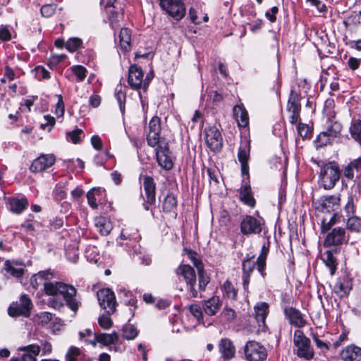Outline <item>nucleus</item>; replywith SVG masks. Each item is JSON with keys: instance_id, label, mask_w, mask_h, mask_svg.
<instances>
[{"instance_id": "obj_59", "label": "nucleus", "mask_w": 361, "mask_h": 361, "mask_svg": "<svg viewBox=\"0 0 361 361\" xmlns=\"http://www.w3.org/2000/svg\"><path fill=\"white\" fill-rule=\"evenodd\" d=\"M35 75L38 80L48 79L50 78L49 72L42 66L35 68Z\"/></svg>"}, {"instance_id": "obj_44", "label": "nucleus", "mask_w": 361, "mask_h": 361, "mask_svg": "<svg viewBox=\"0 0 361 361\" xmlns=\"http://www.w3.org/2000/svg\"><path fill=\"white\" fill-rule=\"evenodd\" d=\"M352 137L361 145V121L353 123L350 128Z\"/></svg>"}, {"instance_id": "obj_54", "label": "nucleus", "mask_w": 361, "mask_h": 361, "mask_svg": "<svg viewBox=\"0 0 361 361\" xmlns=\"http://www.w3.org/2000/svg\"><path fill=\"white\" fill-rule=\"evenodd\" d=\"M298 133L302 139H305L310 137L311 130L307 125L300 123L298 126Z\"/></svg>"}, {"instance_id": "obj_52", "label": "nucleus", "mask_w": 361, "mask_h": 361, "mask_svg": "<svg viewBox=\"0 0 361 361\" xmlns=\"http://www.w3.org/2000/svg\"><path fill=\"white\" fill-rule=\"evenodd\" d=\"M20 307L30 314V310L32 307V303L30 298L27 295H23L20 298Z\"/></svg>"}, {"instance_id": "obj_33", "label": "nucleus", "mask_w": 361, "mask_h": 361, "mask_svg": "<svg viewBox=\"0 0 361 361\" xmlns=\"http://www.w3.org/2000/svg\"><path fill=\"white\" fill-rule=\"evenodd\" d=\"M102 190L101 188H92L87 194V199L89 205L93 208H97V201L100 200L99 197L102 195Z\"/></svg>"}, {"instance_id": "obj_10", "label": "nucleus", "mask_w": 361, "mask_h": 361, "mask_svg": "<svg viewBox=\"0 0 361 361\" xmlns=\"http://www.w3.org/2000/svg\"><path fill=\"white\" fill-rule=\"evenodd\" d=\"M161 8L176 20L181 19L185 13L182 0H159Z\"/></svg>"}, {"instance_id": "obj_50", "label": "nucleus", "mask_w": 361, "mask_h": 361, "mask_svg": "<svg viewBox=\"0 0 361 361\" xmlns=\"http://www.w3.org/2000/svg\"><path fill=\"white\" fill-rule=\"evenodd\" d=\"M202 309L197 304H192L189 307L190 312L196 318L197 321L200 323L203 317Z\"/></svg>"}, {"instance_id": "obj_58", "label": "nucleus", "mask_w": 361, "mask_h": 361, "mask_svg": "<svg viewBox=\"0 0 361 361\" xmlns=\"http://www.w3.org/2000/svg\"><path fill=\"white\" fill-rule=\"evenodd\" d=\"M83 132L80 129H76L73 131L68 132L66 135L67 138L70 139L73 143L76 144L80 140L81 135Z\"/></svg>"}, {"instance_id": "obj_39", "label": "nucleus", "mask_w": 361, "mask_h": 361, "mask_svg": "<svg viewBox=\"0 0 361 361\" xmlns=\"http://www.w3.org/2000/svg\"><path fill=\"white\" fill-rule=\"evenodd\" d=\"M347 227L349 230L354 232L361 231V218L352 216H349L347 221Z\"/></svg>"}, {"instance_id": "obj_64", "label": "nucleus", "mask_w": 361, "mask_h": 361, "mask_svg": "<svg viewBox=\"0 0 361 361\" xmlns=\"http://www.w3.org/2000/svg\"><path fill=\"white\" fill-rule=\"evenodd\" d=\"M348 166H351L353 170L356 171V177H358L361 174V158L355 159L353 161L350 162Z\"/></svg>"}, {"instance_id": "obj_46", "label": "nucleus", "mask_w": 361, "mask_h": 361, "mask_svg": "<svg viewBox=\"0 0 361 361\" xmlns=\"http://www.w3.org/2000/svg\"><path fill=\"white\" fill-rule=\"evenodd\" d=\"M82 45V40L78 37L70 38L65 44L66 48L71 52L76 51Z\"/></svg>"}, {"instance_id": "obj_30", "label": "nucleus", "mask_w": 361, "mask_h": 361, "mask_svg": "<svg viewBox=\"0 0 361 361\" xmlns=\"http://www.w3.org/2000/svg\"><path fill=\"white\" fill-rule=\"evenodd\" d=\"M95 340L97 343L104 345H109L116 343L118 341V335L116 332L111 334H95Z\"/></svg>"}, {"instance_id": "obj_63", "label": "nucleus", "mask_w": 361, "mask_h": 361, "mask_svg": "<svg viewBox=\"0 0 361 361\" xmlns=\"http://www.w3.org/2000/svg\"><path fill=\"white\" fill-rule=\"evenodd\" d=\"M64 114V103L61 95H58V102L56 105L55 114L58 117H61Z\"/></svg>"}, {"instance_id": "obj_11", "label": "nucleus", "mask_w": 361, "mask_h": 361, "mask_svg": "<svg viewBox=\"0 0 361 361\" xmlns=\"http://www.w3.org/2000/svg\"><path fill=\"white\" fill-rule=\"evenodd\" d=\"M144 73L137 65H132L129 68L128 83L132 89L139 90L143 87L147 89L149 82L148 76L143 80Z\"/></svg>"}, {"instance_id": "obj_53", "label": "nucleus", "mask_w": 361, "mask_h": 361, "mask_svg": "<svg viewBox=\"0 0 361 361\" xmlns=\"http://www.w3.org/2000/svg\"><path fill=\"white\" fill-rule=\"evenodd\" d=\"M161 132H149L147 136V141L149 145L154 147L159 144Z\"/></svg>"}, {"instance_id": "obj_38", "label": "nucleus", "mask_w": 361, "mask_h": 361, "mask_svg": "<svg viewBox=\"0 0 361 361\" xmlns=\"http://www.w3.org/2000/svg\"><path fill=\"white\" fill-rule=\"evenodd\" d=\"M138 335V331L130 324H126L123 328V336L127 340H133Z\"/></svg>"}, {"instance_id": "obj_32", "label": "nucleus", "mask_w": 361, "mask_h": 361, "mask_svg": "<svg viewBox=\"0 0 361 361\" xmlns=\"http://www.w3.org/2000/svg\"><path fill=\"white\" fill-rule=\"evenodd\" d=\"M350 289L349 281L345 279H339L334 286L335 292L341 297L347 295Z\"/></svg>"}, {"instance_id": "obj_60", "label": "nucleus", "mask_w": 361, "mask_h": 361, "mask_svg": "<svg viewBox=\"0 0 361 361\" xmlns=\"http://www.w3.org/2000/svg\"><path fill=\"white\" fill-rule=\"evenodd\" d=\"M52 314L47 312H43L37 314V321L42 325L48 324L52 319Z\"/></svg>"}, {"instance_id": "obj_13", "label": "nucleus", "mask_w": 361, "mask_h": 361, "mask_svg": "<svg viewBox=\"0 0 361 361\" xmlns=\"http://www.w3.org/2000/svg\"><path fill=\"white\" fill-rule=\"evenodd\" d=\"M250 140L248 138L245 137L243 140H242L240 143L238 152V159L241 164L242 176H246L247 179L250 178L249 166L247 163L250 159Z\"/></svg>"}, {"instance_id": "obj_14", "label": "nucleus", "mask_w": 361, "mask_h": 361, "mask_svg": "<svg viewBox=\"0 0 361 361\" xmlns=\"http://www.w3.org/2000/svg\"><path fill=\"white\" fill-rule=\"evenodd\" d=\"M143 188L145 192L143 205L145 209L148 210L156 201V184L154 179L150 176H145L143 177Z\"/></svg>"}, {"instance_id": "obj_61", "label": "nucleus", "mask_w": 361, "mask_h": 361, "mask_svg": "<svg viewBox=\"0 0 361 361\" xmlns=\"http://www.w3.org/2000/svg\"><path fill=\"white\" fill-rule=\"evenodd\" d=\"M188 256L190 260L192 262L193 265L196 267L197 270L203 267L202 262L198 259L197 253L189 251Z\"/></svg>"}, {"instance_id": "obj_56", "label": "nucleus", "mask_w": 361, "mask_h": 361, "mask_svg": "<svg viewBox=\"0 0 361 361\" xmlns=\"http://www.w3.org/2000/svg\"><path fill=\"white\" fill-rule=\"evenodd\" d=\"M149 132H161V121L159 117L154 116L150 120Z\"/></svg>"}, {"instance_id": "obj_28", "label": "nucleus", "mask_w": 361, "mask_h": 361, "mask_svg": "<svg viewBox=\"0 0 361 361\" xmlns=\"http://www.w3.org/2000/svg\"><path fill=\"white\" fill-rule=\"evenodd\" d=\"M119 44L121 49L124 51H129L131 49V32L128 28H122L120 31Z\"/></svg>"}, {"instance_id": "obj_27", "label": "nucleus", "mask_w": 361, "mask_h": 361, "mask_svg": "<svg viewBox=\"0 0 361 361\" xmlns=\"http://www.w3.org/2000/svg\"><path fill=\"white\" fill-rule=\"evenodd\" d=\"M176 274L182 276L186 283L196 282V274L192 267L188 264H180L176 269Z\"/></svg>"}, {"instance_id": "obj_6", "label": "nucleus", "mask_w": 361, "mask_h": 361, "mask_svg": "<svg viewBox=\"0 0 361 361\" xmlns=\"http://www.w3.org/2000/svg\"><path fill=\"white\" fill-rule=\"evenodd\" d=\"M294 345L297 347V355L299 357L311 360L314 356V351L310 345V340L307 338L300 330L294 333Z\"/></svg>"}, {"instance_id": "obj_25", "label": "nucleus", "mask_w": 361, "mask_h": 361, "mask_svg": "<svg viewBox=\"0 0 361 361\" xmlns=\"http://www.w3.org/2000/svg\"><path fill=\"white\" fill-rule=\"evenodd\" d=\"M341 357L344 361H361V348L355 345L348 346L341 351Z\"/></svg>"}, {"instance_id": "obj_15", "label": "nucleus", "mask_w": 361, "mask_h": 361, "mask_svg": "<svg viewBox=\"0 0 361 361\" xmlns=\"http://www.w3.org/2000/svg\"><path fill=\"white\" fill-rule=\"evenodd\" d=\"M324 240V246L339 245L345 241V231L342 227H335L329 229Z\"/></svg>"}, {"instance_id": "obj_31", "label": "nucleus", "mask_w": 361, "mask_h": 361, "mask_svg": "<svg viewBox=\"0 0 361 361\" xmlns=\"http://www.w3.org/2000/svg\"><path fill=\"white\" fill-rule=\"evenodd\" d=\"M95 226L99 232L104 235H108L112 229V226L109 219L105 217H98L95 219Z\"/></svg>"}, {"instance_id": "obj_9", "label": "nucleus", "mask_w": 361, "mask_h": 361, "mask_svg": "<svg viewBox=\"0 0 361 361\" xmlns=\"http://www.w3.org/2000/svg\"><path fill=\"white\" fill-rule=\"evenodd\" d=\"M244 354L247 361H264L267 357L265 348L254 341L247 342L244 347Z\"/></svg>"}, {"instance_id": "obj_40", "label": "nucleus", "mask_w": 361, "mask_h": 361, "mask_svg": "<svg viewBox=\"0 0 361 361\" xmlns=\"http://www.w3.org/2000/svg\"><path fill=\"white\" fill-rule=\"evenodd\" d=\"M8 314L13 317H18L20 315L26 317H29L30 314L20 307L18 303L10 305L8 309Z\"/></svg>"}, {"instance_id": "obj_19", "label": "nucleus", "mask_w": 361, "mask_h": 361, "mask_svg": "<svg viewBox=\"0 0 361 361\" xmlns=\"http://www.w3.org/2000/svg\"><path fill=\"white\" fill-rule=\"evenodd\" d=\"M240 200L250 207H254L255 200L252 196L250 185V178L243 177V184L240 189Z\"/></svg>"}, {"instance_id": "obj_18", "label": "nucleus", "mask_w": 361, "mask_h": 361, "mask_svg": "<svg viewBox=\"0 0 361 361\" xmlns=\"http://www.w3.org/2000/svg\"><path fill=\"white\" fill-rule=\"evenodd\" d=\"M241 232L243 234H251L259 233L262 226L259 221L251 216H246L240 224Z\"/></svg>"}, {"instance_id": "obj_57", "label": "nucleus", "mask_w": 361, "mask_h": 361, "mask_svg": "<svg viewBox=\"0 0 361 361\" xmlns=\"http://www.w3.org/2000/svg\"><path fill=\"white\" fill-rule=\"evenodd\" d=\"M55 122V118L53 116L46 115L44 116V121L41 123L40 127L43 130H45L47 128H48V130L49 131L51 128L54 126Z\"/></svg>"}, {"instance_id": "obj_29", "label": "nucleus", "mask_w": 361, "mask_h": 361, "mask_svg": "<svg viewBox=\"0 0 361 361\" xmlns=\"http://www.w3.org/2000/svg\"><path fill=\"white\" fill-rule=\"evenodd\" d=\"M10 209L16 214H20L28 206V201L26 198H10L8 200Z\"/></svg>"}, {"instance_id": "obj_45", "label": "nucleus", "mask_w": 361, "mask_h": 361, "mask_svg": "<svg viewBox=\"0 0 361 361\" xmlns=\"http://www.w3.org/2000/svg\"><path fill=\"white\" fill-rule=\"evenodd\" d=\"M199 276V289L202 291L205 290L207 285L209 282V276L205 274L204 271V267L202 269H197Z\"/></svg>"}, {"instance_id": "obj_37", "label": "nucleus", "mask_w": 361, "mask_h": 361, "mask_svg": "<svg viewBox=\"0 0 361 361\" xmlns=\"http://www.w3.org/2000/svg\"><path fill=\"white\" fill-rule=\"evenodd\" d=\"M177 206V201L173 195H168L163 201V210L165 212H173Z\"/></svg>"}, {"instance_id": "obj_49", "label": "nucleus", "mask_w": 361, "mask_h": 361, "mask_svg": "<svg viewBox=\"0 0 361 361\" xmlns=\"http://www.w3.org/2000/svg\"><path fill=\"white\" fill-rule=\"evenodd\" d=\"M121 293H123L126 299H123V302L126 305L133 307L134 309L136 307L137 299L133 296L130 292L126 290H121Z\"/></svg>"}, {"instance_id": "obj_17", "label": "nucleus", "mask_w": 361, "mask_h": 361, "mask_svg": "<svg viewBox=\"0 0 361 361\" xmlns=\"http://www.w3.org/2000/svg\"><path fill=\"white\" fill-rule=\"evenodd\" d=\"M55 161L56 159L53 154H41L32 161L30 169L33 173L42 172L51 167Z\"/></svg>"}, {"instance_id": "obj_16", "label": "nucleus", "mask_w": 361, "mask_h": 361, "mask_svg": "<svg viewBox=\"0 0 361 361\" xmlns=\"http://www.w3.org/2000/svg\"><path fill=\"white\" fill-rule=\"evenodd\" d=\"M156 157L157 161L161 168L166 170H170L173 168V164L167 144H159L158 145L156 150Z\"/></svg>"}, {"instance_id": "obj_41", "label": "nucleus", "mask_w": 361, "mask_h": 361, "mask_svg": "<svg viewBox=\"0 0 361 361\" xmlns=\"http://www.w3.org/2000/svg\"><path fill=\"white\" fill-rule=\"evenodd\" d=\"M72 73L76 76L78 82H82L87 76V69L81 65L73 66L71 68Z\"/></svg>"}, {"instance_id": "obj_42", "label": "nucleus", "mask_w": 361, "mask_h": 361, "mask_svg": "<svg viewBox=\"0 0 361 361\" xmlns=\"http://www.w3.org/2000/svg\"><path fill=\"white\" fill-rule=\"evenodd\" d=\"M115 97L119 105V108L122 111L124 109L126 102V92L123 90V87L121 85H117L115 89Z\"/></svg>"}, {"instance_id": "obj_26", "label": "nucleus", "mask_w": 361, "mask_h": 361, "mask_svg": "<svg viewBox=\"0 0 361 361\" xmlns=\"http://www.w3.org/2000/svg\"><path fill=\"white\" fill-rule=\"evenodd\" d=\"M25 264L22 262L6 260L4 263L5 270L12 276L19 278L24 273Z\"/></svg>"}, {"instance_id": "obj_12", "label": "nucleus", "mask_w": 361, "mask_h": 361, "mask_svg": "<svg viewBox=\"0 0 361 361\" xmlns=\"http://www.w3.org/2000/svg\"><path fill=\"white\" fill-rule=\"evenodd\" d=\"M99 305L108 314H113L116 310V301L114 293L109 288L100 289L97 292Z\"/></svg>"}, {"instance_id": "obj_5", "label": "nucleus", "mask_w": 361, "mask_h": 361, "mask_svg": "<svg viewBox=\"0 0 361 361\" xmlns=\"http://www.w3.org/2000/svg\"><path fill=\"white\" fill-rule=\"evenodd\" d=\"M340 178V170L336 164L329 162L320 169L319 183L325 190L332 189Z\"/></svg>"}, {"instance_id": "obj_51", "label": "nucleus", "mask_w": 361, "mask_h": 361, "mask_svg": "<svg viewBox=\"0 0 361 361\" xmlns=\"http://www.w3.org/2000/svg\"><path fill=\"white\" fill-rule=\"evenodd\" d=\"M289 121L292 124H295L300 119V109L290 108L287 106Z\"/></svg>"}, {"instance_id": "obj_3", "label": "nucleus", "mask_w": 361, "mask_h": 361, "mask_svg": "<svg viewBox=\"0 0 361 361\" xmlns=\"http://www.w3.org/2000/svg\"><path fill=\"white\" fill-rule=\"evenodd\" d=\"M269 251V240L267 238V242L264 243L262 247V252L258 257L257 260L254 257L251 259H245L243 262V281L244 288L246 289L249 284V277L252 272L254 268L257 265L258 271L264 276V269L266 264V258Z\"/></svg>"}, {"instance_id": "obj_4", "label": "nucleus", "mask_w": 361, "mask_h": 361, "mask_svg": "<svg viewBox=\"0 0 361 361\" xmlns=\"http://www.w3.org/2000/svg\"><path fill=\"white\" fill-rule=\"evenodd\" d=\"M254 309L255 315L250 317L247 321L249 331L257 334L266 332L268 326L265 324V319L269 314V305L266 302H259Z\"/></svg>"}, {"instance_id": "obj_7", "label": "nucleus", "mask_w": 361, "mask_h": 361, "mask_svg": "<svg viewBox=\"0 0 361 361\" xmlns=\"http://www.w3.org/2000/svg\"><path fill=\"white\" fill-rule=\"evenodd\" d=\"M204 140L207 146L214 153L221 151L224 145L223 137L219 128L216 126H209L204 130Z\"/></svg>"}, {"instance_id": "obj_1", "label": "nucleus", "mask_w": 361, "mask_h": 361, "mask_svg": "<svg viewBox=\"0 0 361 361\" xmlns=\"http://www.w3.org/2000/svg\"><path fill=\"white\" fill-rule=\"evenodd\" d=\"M51 278V274L47 271H39L33 275L30 279L32 286L37 289L41 285L44 286V290L47 295L52 296L49 301L48 305L54 309L60 310L63 307L62 296L67 306L73 312L78 310L80 302L76 299L77 290L71 285L62 282H48Z\"/></svg>"}, {"instance_id": "obj_34", "label": "nucleus", "mask_w": 361, "mask_h": 361, "mask_svg": "<svg viewBox=\"0 0 361 361\" xmlns=\"http://www.w3.org/2000/svg\"><path fill=\"white\" fill-rule=\"evenodd\" d=\"M302 98V97L301 96L300 92L293 88L290 91L287 106L295 108V109H301L300 100Z\"/></svg>"}, {"instance_id": "obj_22", "label": "nucleus", "mask_w": 361, "mask_h": 361, "mask_svg": "<svg viewBox=\"0 0 361 361\" xmlns=\"http://www.w3.org/2000/svg\"><path fill=\"white\" fill-rule=\"evenodd\" d=\"M222 305L219 296H212L204 302L202 308L206 314L209 316L215 315Z\"/></svg>"}, {"instance_id": "obj_36", "label": "nucleus", "mask_w": 361, "mask_h": 361, "mask_svg": "<svg viewBox=\"0 0 361 361\" xmlns=\"http://www.w3.org/2000/svg\"><path fill=\"white\" fill-rule=\"evenodd\" d=\"M224 297L234 300L237 296V290L235 289L232 283L226 280L221 287Z\"/></svg>"}, {"instance_id": "obj_24", "label": "nucleus", "mask_w": 361, "mask_h": 361, "mask_svg": "<svg viewBox=\"0 0 361 361\" xmlns=\"http://www.w3.org/2000/svg\"><path fill=\"white\" fill-rule=\"evenodd\" d=\"M285 314L289 319L290 323L296 327H302L305 325V320L303 319L301 312L295 308H285Z\"/></svg>"}, {"instance_id": "obj_47", "label": "nucleus", "mask_w": 361, "mask_h": 361, "mask_svg": "<svg viewBox=\"0 0 361 361\" xmlns=\"http://www.w3.org/2000/svg\"><path fill=\"white\" fill-rule=\"evenodd\" d=\"M40 345H38L40 347V353L42 356L49 355L52 353V344L48 339L40 340Z\"/></svg>"}, {"instance_id": "obj_43", "label": "nucleus", "mask_w": 361, "mask_h": 361, "mask_svg": "<svg viewBox=\"0 0 361 361\" xmlns=\"http://www.w3.org/2000/svg\"><path fill=\"white\" fill-rule=\"evenodd\" d=\"M82 353L79 348L71 346L66 353V361H78Z\"/></svg>"}, {"instance_id": "obj_21", "label": "nucleus", "mask_w": 361, "mask_h": 361, "mask_svg": "<svg viewBox=\"0 0 361 361\" xmlns=\"http://www.w3.org/2000/svg\"><path fill=\"white\" fill-rule=\"evenodd\" d=\"M233 113L239 128H246L248 126V114L243 104L234 106Z\"/></svg>"}, {"instance_id": "obj_20", "label": "nucleus", "mask_w": 361, "mask_h": 361, "mask_svg": "<svg viewBox=\"0 0 361 361\" xmlns=\"http://www.w3.org/2000/svg\"><path fill=\"white\" fill-rule=\"evenodd\" d=\"M18 350L23 352L20 357L22 361H37V357L40 353V347L37 344H30L19 347Z\"/></svg>"}, {"instance_id": "obj_23", "label": "nucleus", "mask_w": 361, "mask_h": 361, "mask_svg": "<svg viewBox=\"0 0 361 361\" xmlns=\"http://www.w3.org/2000/svg\"><path fill=\"white\" fill-rule=\"evenodd\" d=\"M219 349L222 357L226 360L232 359L235 353V348L233 342L228 338L221 339L219 343Z\"/></svg>"}, {"instance_id": "obj_48", "label": "nucleus", "mask_w": 361, "mask_h": 361, "mask_svg": "<svg viewBox=\"0 0 361 361\" xmlns=\"http://www.w3.org/2000/svg\"><path fill=\"white\" fill-rule=\"evenodd\" d=\"M235 317V312L231 307H225L221 313V318L227 322H232Z\"/></svg>"}, {"instance_id": "obj_35", "label": "nucleus", "mask_w": 361, "mask_h": 361, "mask_svg": "<svg viewBox=\"0 0 361 361\" xmlns=\"http://www.w3.org/2000/svg\"><path fill=\"white\" fill-rule=\"evenodd\" d=\"M323 261L326 266L329 268L331 275H334L336 270V259L331 251H326L324 254Z\"/></svg>"}, {"instance_id": "obj_2", "label": "nucleus", "mask_w": 361, "mask_h": 361, "mask_svg": "<svg viewBox=\"0 0 361 361\" xmlns=\"http://www.w3.org/2000/svg\"><path fill=\"white\" fill-rule=\"evenodd\" d=\"M340 198L336 195L323 196L314 202L315 209L320 212H328L330 218L326 217L322 220V233L326 232L337 221V214L334 212L336 207L338 205Z\"/></svg>"}, {"instance_id": "obj_55", "label": "nucleus", "mask_w": 361, "mask_h": 361, "mask_svg": "<svg viewBox=\"0 0 361 361\" xmlns=\"http://www.w3.org/2000/svg\"><path fill=\"white\" fill-rule=\"evenodd\" d=\"M56 6L55 4H46L41 8V13L45 18H49L55 13Z\"/></svg>"}, {"instance_id": "obj_8", "label": "nucleus", "mask_w": 361, "mask_h": 361, "mask_svg": "<svg viewBox=\"0 0 361 361\" xmlns=\"http://www.w3.org/2000/svg\"><path fill=\"white\" fill-rule=\"evenodd\" d=\"M342 126L337 121L331 122L325 131L321 132L317 138L320 147L331 145L341 135Z\"/></svg>"}, {"instance_id": "obj_62", "label": "nucleus", "mask_w": 361, "mask_h": 361, "mask_svg": "<svg viewBox=\"0 0 361 361\" xmlns=\"http://www.w3.org/2000/svg\"><path fill=\"white\" fill-rule=\"evenodd\" d=\"M99 324L104 329H109L112 326V321L111 318L106 315H102L99 318Z\"/></svg>"}]
</instances>
